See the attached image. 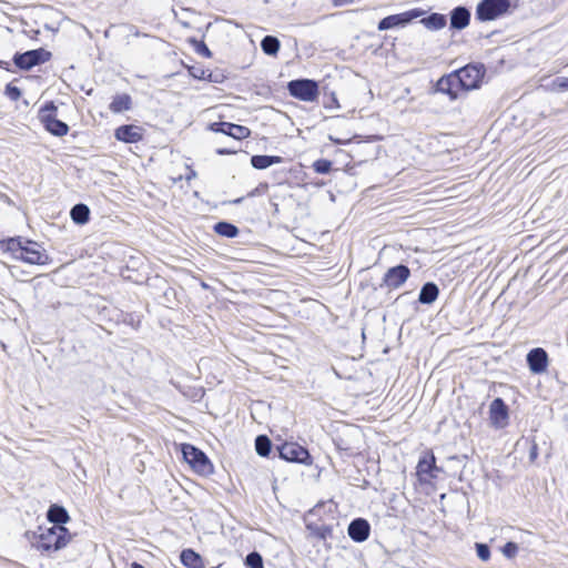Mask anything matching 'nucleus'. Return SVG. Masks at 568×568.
<instances>
[{
    "label": "nucleus",
    "mask_w": 568,
    "mask_h": 568,
    "mask_svg": "<svg viewBox=\"0 0 568 568\" xmlns=\"http://www.w3.org/2000/svg\"><path fill=\"white\" fill-rule=\"evenodd\" d=\"M410 275V271L406 265H397L387 270L384 275L383 283L388 288H398Z\"/></svg>",
    "instance_id": "nucleus-13"
},
{
    "label": "nucleus",
    "mask_w": 568,
    "mask_h": 568,
    "mask_svg": "<svg viewBox=\"0 0 568 568\" xmlns=\"http://www.w3.org/2000/svg\"><path fill=\"white\" fill-rule=\"evenodd\" d=\"M75 466H77L78 470H80L83 475H85V470L82 468V464L77 463Z\"/></svg>",
    "instance_id": "nucleus-43"
},
{
    "label": "nucleus",
    "mask_w": 568,
    "mask_h": 568,
    "mask_svg": "<svg viewBox=\"0 0 568 568\" xmlns=\"http://www.w3.org/2000/svg\"><path fill=\"white\" fill-rule=\"evenodd\" d=\"M210 130L232 136L235 140L246 139L251 134L248 128L229 122H214L210 124Z\"/></svg>",
    "instance_id": "nucleus-12"
},
{
    "label": "nucleus",
    "mask_w": 568,
    "mask_h": 568,
    "mask_svg": "<svg viewBox=\"0 0 568 568\" xmlns=\"http://www.w3.org/2000/svg\"><path fill=\"white\" fill-rule=\"evenodd\" d=\"M244 565L246 568H264L263 557L256 550L251 551L246 555Z\"/></svg>",
    "instance_id": "nucleus-31"
},
{
    "label": "nucleus",
    "mask_w": 568,
    "mask_h": 568,
    "mask_svg": "<svg viewBox=\"0 0 568 568\" xmlns=\"http://www.w3.org/2000/svg\"><path fill=\"white\" fill-rule=\"evenodd\" d=\"M32 546L42 554H50L64 548L72 539V535L64 526L38 527L31 532Z\"/></svg>",
    "instance_id": "nucleus-2"
},
{
    "label": "nucleus",
    "mask_w": 568,
    "mask_h": 568,
    "mask_svg": "<svg viewBox=\"0 0 568 568\" xmlns=\"http://www.w3.org/2000/svg\"><path fill=\"white\" fill-rule=\"evenodd\" d=\"M489 419L495 428H504L508 425V407L499 397L495 398L489 406Z\"/></svg>",
    "instance_id": "nucleus-11"
},
{
    "label": "nucleus",
    "mask_w": 568,
    "mask_h": 568,
    "mask_svg": "<svg viewBox=\"0 0 568 568\" xmlns=\"http://www.w3.org/2000/svg\"><path fill=\"white\" fill-rule=\"evenodd\" d=\"M197 52L203 54V55H205V57H210L211 55V52H210L209 48L204 43H201V45L197 49Z\"/></svg>",
    "instance_id": "nucleus-38"
},
{
    "label": "nucleus",
    "mask_w": 568,
    "mask_h": 568,
    "mask_svg": "<svg viewBox=\"0 0 568 568\" xmlns=\"http://www.w3.org/2000/svg\"><path fill=\"white\" fill-rule=\"evenodd\" d=\"M114 136L125 143H135L143 139V129L138 125H121L115 130Z\"/></svg>",
    "instance_id": "nucleus-17"
},
{
    "label": "nucleus",
    "mask_w": 568,
    "mask_h": 568,
    "mask_svg": "<svg viewBox=\"0 0 568 568\" xmlns=\"http://www.w3.org/2000/svg\"><path fill=\"white\" fill-rule=\"evenodd\" d=\"M305 465L310 468L312 474L317 469V464L308 463V464H305Z\"/></svg>",
    "instance_id": "nucleus-40"
},
{
    "label": "nucleus",
    "mask_w": 568,
    "mask_h": 568,
    "mask_svg": "<svg viewBox=\"0 0 568 568\" xmlns=\"http://www.w3.org/2000/svg\"><path fill=\"white\" fill-rule=\"evenodd\" d=\"M261 48L267 55H275L280 50V41L276 37L266 36L261 41Z\"/></svg>",
    "instance_id": "nucleus-27"
},
{
    "label": "nucleus",
    "mask_w": 568,
    "mask_h": 568,
    "mask_svg": "<svg viewBox=\"0 0 568 568\" xmlns=\"http://www.w3.org/2000/svg\"><path fill=\"white\" fill-rule=\"evenodd\" d=\"M24 247V242L21 239H10L7 242V250L12 253L14 258L18 260L21 254L22 248Z\"/></svg>",
    "instance_id": "nucleus-32"
},
{
    "label": "nucleus",
    "mask_w": 568,
    "mask_h": 568,
    "mask_svg": "<svg viewBox=\"0 0 568 568\" xmlns=\"http://www.w3.org/2000/svg\"><path fill=\"white\" fill-rule=\"evenodd\" d=\"M130 568H145L142 564L133 561L130 566Z\"/></svg>",
    "instance_id": "nucleus-41"
},
{
    "label": "nucleus",
    "mask_w": 568,
    "mask_h": 568,
    "mask_svg": "<svg viewBox=\"0 0 568 568\" xmlns=\"http://www.w3.org/2000/svg\"><path fill=\"white\" fill-rule=\"evenodd\" d=\"M57 106L50 102L41 108L39 118L45 130L55 136H64L69 132V126L63 121L57 119Z\"/></svg>",
    "instance_id": "nucleus-4"
},
{
    "label": "nucleus",
    "mask_w": 568,
    "mask_h": 568,
    "mask_svg": "<svg viewBox=\"0 0 568 568\" xmlns=\"http://www.w3.org/2000/svg\"><path fill=\"white\" fill-rule=\"evenodd\" d=\"M4 94L11 100L17 101L21 97V91L18 87L9 83L4 89Z\"/></svg>",
    "instance_id": "nucleus-36"
},
{
    "label": "nucleus",
    "mask_w": 568,
    "mask_h": 568,
    "mask_svg": "<svg viewBox=\"0 0 568 568\" xmlns=\"http://www.w3.org/2000/svg\"><path fill=\"white\" fill-rule=\"evenodd\" d=\"M354 0H333L335 7H342L352 3Z\"/></svg>",
    "instance_id": "nucleus-39"
},
{
    "label": "nucleus",
    "mask_w": 568,
    "mask_h": 568,
    "mask_svg": "<svg viewBox=\"0 0 568 568\" xmlns=\"http://www.w3.org/2000/svg\"><path fill=\"white\" fill-rule=\"evenodd\" d=\"M217 153H219V154H230V153H232V151L224 150V149H219V150H217Z\"/></svg>",
    "instance_id": "nucleus-42"
},
{
    "label": "nucleus",
    "mask_w": 568,
    "mask_h": 568,
    "mask_svg": "<svg viewBox=\"0 0 568 568\" xmlns=\"http://www.w3.org/2000/svg\"><path fill=\"white\" fill-rule=\"evenodd\" d=\"M485 70L483 65L468 64L447 78H442L438 81V88L443 92L449 93L452 97H457V88L465 91L477 89L481 82Z\"/></svg>",
    "instance_id": "nucleus-1"
},
{
    "label": "nucleus",
    "mask_w": 568,
    "mask_h": 568,
    "mask_svg": "<svg viewBox=\"0 0 568 568\" xmlns=\"http://www.w3.org/2000/svg\"><path fill=\"white\" fill-rule=\"evenodd\" d=\"M192 473L209 477L214 473V464H184Z\"/></svg>",
    "instance_id": "nucleus-30"
},
{
    "label": "nucleus",
    "mask_w": 568,
    "mask_h": 568,
    "mask_svg": "<svg viewBox=\"0 0 568 568\" xmlns=\"http://www.w3.org/2000/svg\"><path fill=\"white\" fill-rule=\"evenodd\" d=\"M71 219L77 224H85L89 221L90 210L85 204H75L70 212Z\"/></svg>",
    "instance_id": "nucleus-25"
},
{
    "label": "nucleus",
    "mask_w": 568,
    "mask_h": 568,
    "mask_svg": "<svg viewBox=\"0 0 568 568\" xmlns=\"http://www.w3.org/2000/svg\"><path fill=\"white\" fill-rule=\"evenodd\" d=\"M272 449V443L266 435H258L255 438V450L261 457H267Z\"/></svg>",
    "instance_id": "nucleus-28"
},
{
    "label": "nucleus",
    "mask_w": 568,
    "mask_h": 568,
    "mask_svg": "<svg viewBox=\"0 0 568 568\" xmlns=\"http://www.w3.org/2000/svg\"><path fill=\"white\" fill-rule=\"evenodd\" d=\"M510 0H481L476 8V19L479 21H493L508 13Z\"/></svg>",
    "instance_id": "nucleus-3"
},
{
    "label": "nucleus",
    "mask_w": 568,
    "mask_h": 568,
    "mask_svg": "<svg viewBox=\"0 0 568 568\" xmlns=\"http://www.w3.org/2000/svg\"><path fill=\"white\" fill-rule=\"evenodd\" d=\"M518 545L514 541H507L503 548H501V552L503 555L508 558V559H511L514 557H516V555L518 554Z\"/></svg>",
    "instance_id": "nucleus-35"
},
{
    "label": "nucleus",
    "mask_w": 568,
    "mask_h": 568,
    "mask_svg": "<svg viewBox=\"0 0 568 568\" xmlns=\"http://www.w3.org/2000/svg\"><path fill=\"white\" fill-rule=\"evenodd\" d=\"M323 506H324V503H318L312 509L308 510V513L305 517V521H306L305 526H306L307 531L313 537H316L320 540H326L328 537L332 536V534H333L332 526L325 525V524L320 525L317 523L307 521V517L308 516H317Z\"/></svg>",
    "instance_id": "nucleus-10"
},
{
    "label": "nucleus",
    "mask_w": 568,
    "mask_h": 568,
    "mask_svg": "<svg viewBox=\"0 0 568 568\" xmlns=\"http://www.w3.org/2000/svg\"><path fill=\"white\" fill-rule=\"evenodd\" d=\"M290 94L302 101L312 102L318 95V85L315 81L310 79H300L288 82Z\"/></svg>",
    "instance_id": "nucleus-6"
},
{
    "label": "nucleus",
    "mask_w": 568,
    "mask_h": 568,
    "mask_svg": "<svg viewBox=\"0 0 568 568\" xmlns=\"http://www.w3.org/2000/svg\"><path fill=\"white\" fill-rule=\"evenodd\" d=\"M214 231L222 236L225 237H235L239 233V230L235 225L229 222H219L214 225Z\"/></svg>",
    "instance_id": "nucleus-29"
},
{
    "label": "nucleus",
    "mask_w": 568,
    "mask_h": 568,
    "mask_svg": "<svg viewBox=\"0 0 568 568\" xmlns=\"http://www.w3.org/2000/svg\"><path fill=\"white\" fill-rule=\"evenodd\" d=\"M313 169L316 173L326 174L332 169V162L326 159H320L313 163Z\"/></svg>",
    "instance_id": "nucleus-33"
},
{
    "label": "nucleus",
    "mask_w": 568,
    "mask_h": 568,
    "mask_svg": "<svg viewBox=\"0 0 568 568\" xmlns=\"http://www.w3.org/2000/svg\"><path fill=\"white\" fill-rule=\"evenodd\" d=\"M470 12L465 7H457L450 13V27L462 30L469 24Z\"/></svg>",
    "instance_id": "nucleus-20"
},
{
    "label": "nucleus",
    "mask_w": 568,
    "mask_h": 568,
    "mask_svg": "<svg viewBox=\"0 0 568 568\" xmlns=\"http://www.w3.org/2000/svg\"><path fill=\"white\" fill-rule=\"evenodd\" d=\"M426 13L425 10L420 8H415L402 13L387 16L382 19L378 23V30L384 31L388 29H393L395 27H405L410 23L413 20L423 17Z\"/></svg>",
    "instance_id": "nucleus-7"
},
{
    "label": "nucleus",
    "mask_w": 568,
    "mask_h": 568,
    "mask_svg": "<svg viewBox=\"0 0 568 568\" xmlns=\"http://www.w3.org/2000/svg\"><path fill=\"white\" fill-rule=\"evenodd\" d=\"M438 293L439 291L437 285L432 282H428L423 285L419 292L418 301L422 304H432L438 297Z\"/></svg>",
    "instance_id": "nucleus-22"
},
{
    "label": "nucleus",
    "mask_w": 568,
    "mask_h": 568,
    "mask_svg": "<svg viewBox=\"0 0 568 568\" xmlns=\"http://www.w3.org/2000/svg\"><path fill=\"white\" fill-rule=\"evenodd\" d=\"M51 53L44 49L30 50L14 55V64L22 70H30L34 65L48 61Z\"/></svg>",
    "instance_id": "nucleus-8"
},
{
    "label": "nucleus",
    "mask_w": 568,
    "mask_h": 568,
    "mask_svg": "<svg viewBox=\"0 0 568 568\" xmlns=\"http://www.w3.org/2000/svg\"><path fill=\"white\" fill-rule=\"evenodd\" d=\"M280 457L284 462H307L308 450L294 442H286L277 446Z\"/></svg>",
    "instance_id": "nucleus-9"
},
{
    "label": "nucleus",
    "mask_w": 568,
    "mask_h": 568,
    "mask_svg": "<svg viewBox=\"0 0 568 568\" xmlns=\"http://www.w3.org/2000/svg\"><path fill=\"white\" fill-rule=\"evenodd\" d=\"M530 458H531V459L536 458L535 448H534V449L531 450V453H530Z\"/></svg>",
    "instance_id": "nucleus-44"
},
{
    "label": "nucleus",
    "mask_w": 568,
    "mask_h": 568,
    "mask_svg": "<svg viewBox=\"0 0 568 568\" xmlns=\"http://www.w3.org/2000/svg\"><path fill=\"white\" fill-rule=\"evenodd\" d=\"M180 561L186 568H204L203 558L192 548H186L181 551Z\"/></svg>",
    "instance_id": "nucleus-21"
},
{
    "label": "nucleus",
    "mask_w": 568,
    "mask_h": 568,
    "mask_svg": "<svg viewBox=\"0 0 568 568\" xmlns=\"http://www.w3.org/2000/svg\"><path fill=\"white\" fill-rule=\"evenodd\" d=\"M132 100L129 94H118L110 103V111L113 113H121L131 109Z\"/></svg>",
    "instance_id": "nucleus-24"
},
{
    "label": "nucleus",
    "mask_w": 568,
    "mask_h": 568,
    "mask_svg": "<svg viewBox=\"0 0 568 568\" xmlns=\"http://www.w3.org/2000/svg\"><path fill=\"white\" fill-rule=\"evenodd\" d=\"M420 22L429 30H440L446 26V17L440 13H432L427 18H423Z\"/></svg>",
    "instance_id": "nucleus-26"
},
{
    "label": "nucleus",
    "mask_w": 568,
    "mask_h": 568,
    "mask_svg": "<svg viewBox=\"0 0 568 568\" xmlns=\"http://www.w3.org/2000/svg\"><path fill=\"white\" fill-rule=\"evenodd\" d=\"M74 475L75 477H78L79 480L81 479L78 473L74 471Z\"/></svg>",
    "instance_id": "nucleus-45"
},
{
    "label": "nucleus",
    "mask_w": 568,
    "mask_h": 568,
    "mask_svg": "<svg viewBox=\"0 0 568 568\" xmlns=\"http://www.w3.org/2000/svg\"><path fill=\"white\" fill-rule=\"evenodd\" d=\"M47 519L52 526H64L70 520V516L63 506L53 504L47 511Z\"/></svg>",
    "instance_id": "nucleus-18"
},
{
    "label": "nucleus",
    "mask_w": 568,
    "mask_h": 568,
    "mask_svg": "<svg viewBox=\"0 0 568 568\" xmlns=\"http://www.w3.org/2000/svg\"><path fill=\"white\" fill-rule=\"evenodd\" d=\"M281 162H282V158L274 156V155H253L251 158L252 166L257 170H264L273 164H278Z\"/></svg>",
    "instance_id": "nucleus-23"
},
{
    "label": "nucleus",
    "mask_w": 568,
    "mask_h": 568,
    "mask_svg": "<svg viewBox=\"0 0 568 568\" xmlns=\"http://www.w3.org/2000/svg\"><path fill=\"white\" fill-rule=\"evenodd\" d=\"M416 477L420 486L434 490L445 479V470L437 464H417Z\"/></svg>",
    "instance_id": "nucleus-5"
},
{
    "label": "nucleus",
    "mask_w": 568,
    "mask_h": 568,
    "mask_svg": "<svg viewBox=\"0 0 568 568\" xmlns=\"http://www.w3.org/2000/svg\"><path fill=\"white\" fill-rule=\"evenodd\" d=\"M527 363L532 373H544L547 369L548 355L546 351L540 347L534 348L527 355Z\"/></svg>",
    "instance_id": "nucleus-16"
},
{
    "label": "nucleus",
    "mask_w": 568,
    "mask_h": 568,
    "mask_svg": "<svg viewBox=\"0 0 568 568\" xmlns=\"http://www.w3.org/2000/svg\"><path fill=\"white\" fill-rule=\"evenodd\" d=\"M347 534L353 541L364 542L371 535V525L365 518H355L349 523Z\"/></svg>",
    "instance_id": "nucleus-15"
},
{
    "label": "nucleus",
    "mask_w": 568,
    "mask_h": 568,
    "mask_svg": "<svg viewBox=\"0 0 568 568\" xmlns=\"http://www.w3.org/2000/svg\"><path fill=\"white\" fill-rule=\"evenodd\" d=\"M555 84L559 90L566 91L568 90V78H558Z\"/></svg>",
    "instance_id": "nucleus-37"
},
{
    "label": "nucleus",
    "mask_w": 568,
    "mask_h": 568,
    "mask_svg": "<svg viewBox=\"0 0 568 568\" xmlns=\"http://www.w3.org/2000/svg\"><path fill=\"white\" fill-rule=\"evenodd\" d=\"M175 449L181 452L183 462H210L206 455L193 445L181 444L175 446Z\"/></svg>",
    "instance_id": "nucleus-19"
},
{
    "label": "nucleus",
    "mask_w": 568,
    "mask_h": 568,
    "mask_svg": "<svg viewBox=\"0 0 568 568\" xmlns=\"http://www.w3.org/2000/svg\"><path fill=\"white\" fill-rule=\"evenodd\" d=\"M18 260H21L29 264H45L48 256L41 251L38 243L31 241H24V247L21 251Z\"/></svg>",
    "instance_id": "nucleus-14"
},
{
    "label": "nucleus",
    "mask_w": 568,
    "mask_h": 568,
    "mask_svg": "<svg viewBox=\"0 0 568 568\" xmlns=\"http://www.w3.org/2000/svg\"><path fill=\"white\" fill-rule=\"evenodd\" d=\"M475 547H476V554H477V557L483 560V561H487L490 559V548L487 544H484V542H476L475 544Z\"/></svg>",
    "instance_id": "nucleus-34"
}]
</instances>
